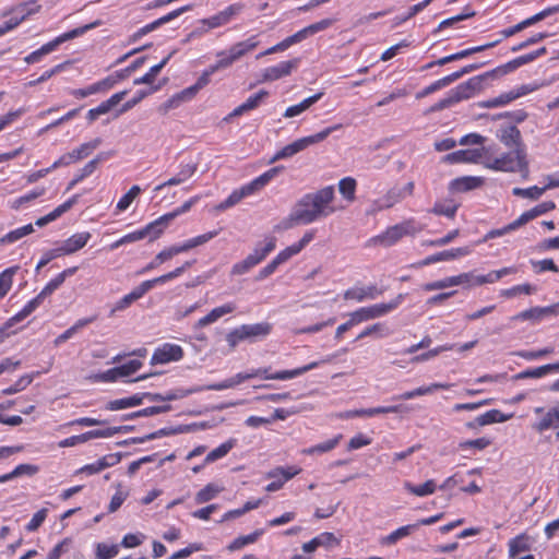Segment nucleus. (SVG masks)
Returning a JSON list of instances; mask_svg holds the SVG:
<instances>
[{
  "instance_id": "1",
  "label": "nucleus",
  "mask_w": 559,
  "mask_h": 559,
  "mask_svg": "<svg viewBox=\"0 0 559 559\" xmlns=\"http://www.w3.org/2000/svg\"><path fill=\"white\" fill-rule=\"evenodd\" d=\"M475 147L459 150L443 157L448 163H477L487 168L501 171H521L526 169L525 155L520 148L510 151L500 157L496 156L491 148L483 146V142H473Z\"/></svg>"
},
{
  "instance_id": "2",
  "label": "nucleus",
  "mask_w": 559,
  "mask_h": 559,
  "mask_svg": "<svg viewBox=\"0 0 559 559\" xmlns=\"http://www.w3.org/2000/svg\"><path fill=\"white\" fill-rule=\"evenodd\" d=\"M334 200V187L328 186L316 192L305 194L294 207L302 224L309 225L344 209V206H336Z\"/></svg>"
},
{
  "instance_id": "3",
  "label": "nucleus",
  "mask_w": 559,
  "mask_h": 559,
  "mask_svg": "<svg viewBox=\"0 0 559 559\" xmlns=\"http://www.w3.org/2000/svg\"><path fill=\"white\" fill-rule=\"evenodd\" d=\"M281 167H273L267 171L263 173L252 181L243 185L239 189L234 190L226 200L221 202L217 206V211H225L236 204H238L243 198L254 194L267 185L273 178H275L281 171Z\"/></svg>"
},
{
  "instance_id": "4",
  "label": "nucleus",
  "mask_w": 559,
  "mask_h": 559,
  "mask_svg": "<svg viewBox=\"0 0 559 559\" xmlns=\"http://www.w3.org/2000/svg\"><path fill=\"white\" fill-rule=\"evenodd\" d=\"M483 81L484 75H477L471 78L464 83L459 84L456 87H454L448 93L447 97L440 99L435 105H432L427 110V114L443 110L464 99L473 97L475 93L481 88Z\"/></svg>"
},
{
  "instance_id": "5",
  "label": "nucleus",
  "mask_w": 559,
  "mask_h": 559,
  "mask_svg": "<svg viewBox=\"0 0 559 559\" xmlns=\"http://www.w3.org/2000/svg\"><path fill=\"white\" fill-rule=\"evenodd\" d=\"M421 230V227L414 221L407 219L400 224L389 227L381 235L372 238L374 245L390 247L396 243L404 236H413Z\"/></svg>"
},
{
  "instance_id": "6",
  "label": "nucleus",
  "mask_w": 559,
  "mask_h": 559,
  "mask_svg": "<svg viewBox=\"0 0 559 559\" xmlns=\"http://www.w3.org/2000/svg\"><path fill=\"white\" fill-rule=\"evenodd\" d=\"M98 25H99V22L96 21L94 23L86 24L84 26L74 28L70 32H67V33L56 37L53 40L43 45L39 49L29 53L25 58V61L27 63H35V62L39 61L43 56L52 52L60 44H62L67 40H71L75 37H79V36L83 35L84 33H86L87 31H90Z\"/></svg>"
},
{
  "instance_id": "7",
  "label": "nucleus",
  "mask_w": 559,
  "mask_h": 559,
  "mask_svg": "<svg viewBox=\"0 0 559 559\" xmlns=\"http://www.w3.org/2000/svg\"><path fill=\"white\" fill-rule=\"evenodd\" d=\"M96 148V145L94 142H86L83 143L79 148L72 151L71 153H68L66 155H62L59 159H57L51 167L37 170L35 173H32L27 177L28 182H35L39 178H43L46 176L51 169H55L59 166H67L72 163H75L86 156H88Z\"/></svg>"
},
{
  "instance_id": "8",
  "label": "nucleus",
  "mask_w": 559,
  "mask_h": 559,
  "mask_svg": "<svg viewBox=\"0 0 559 559\" xmlns=\"http://www.w3.org/2000/svg\"><path fill=\"white\" fill-rule=\"evenodd\" d=\"M191 262L187 261L181 266L175 269L174 271L155 277L153 280H147L142 282L139 286L134 287L130 293V297L133 301L142 298L148 290H151L154 286L165 284L174 278L179 277L188 267L191 266Z\"/></svg>"
},
{
  "instance_id": "9",
  "label": "nucleus",
  "mask_w": 559,
  "mask_h": 559,
  "mask_svg": "<svg viewBox=\"0 0 559 559\" xmlns=\"http://www.w3.org/2000/svg\"><path fill=\"white\" fill-rule=\"evenodd\" d=\"M162 233L163 228L159 226L157 219H155L154 222L147 224L144 228L124 235L123 237L111 243L110 249L115 250L120 246L135 242L146 237H150L151 240H154L158 238L162 235Z\"/></svg>"
},
{
  "instance_id": "10",
  "label": "nucleus",
  "mask_w": 559,
  "mask_h": 559,
  "mask_svg": "<svg viewBox=\"0 0 559 559\" xmlns=\"http://www.w3.org/2000/svg\"><path fill=\"white\" fill-rule=\"evenodd\" d=\"M300 59L282 61L276 66L264 69L261 73V82H272L288 76L299 66Z\"/></svg>"
},
{
  "instance_id": "11",
  "label": "nucleus",
  "mask_w": 559,
  "mask_h": 559,
  "mask_svg": "<svg viewBox=\"0 0 559 559\" xmlns=\"http://www.w3.org/2000/svg\"><path fill=\"white\" fill-rule=\"evenodd\" d=\"M183 350L181 346L165 343L156 348L151 358V365H165L170 361H178L182 358Z\"/></svg>"
},
{
  "instance_id": "12",
  "label": "nucleus",
  "mask_w": 559,
  "mask_h": 559,
  "mask_svg": "<svg viewBox=\"0 0 559 559\" xmlns=\"http://www.w3.org/2000/svg\"><path fill=\"white\" fill-rule=\"evenodd\" d=\"M301 469L296 466L276 467L270 471L266 477L273 479V481L265 487V490L269 492L280 490L287 480L298 475Z\"/></svg>"
},
{
  "instance_id": "13",
  "label": "nucleus",
  "mask_w": 559,
  "mask_h": 559,
  "mask_svg": "<svg viewBox=\"0 0 559 559\" xmlns=\"http://www.w3.org/2000/svg\"><path fill=\"white\" fill-rule=\"evenodd\" d=\"M128 91H122L111 95L108 99L102 102L97 107L92 108L86 114V120L88 123H93L102 116H105L112 111L126 97Z\"/></svg>"
},
{
  "instance_id": "14",
  "label": "nucleus",
  "mask_w": 559,
  "mask_h": 559,
  "mask_svg": "<svg viewBox=\"0 0 559 559\" xmlns=\"http://www.w3.org/2000/svg\"><path fill=\"white\" fill-rule=\"evenodd\" d=\"M241 10H242V4H239V3L230 4L225 10L218 12L217 14H215L211 17H207V19H203L201 21V23L203 25L207 26L206 31L211 29V28H216V27H219V26H223V25H226L227 23H229L234 16H236L237 14H239L241 12Z\"/></svg>"
},
{
  "instance_id": "15",
  "label": "nucleus",
  "mask_w": 559,
  "mask_h": 559,
  "mask_svg": "<svg viewBox=\"0 0 559 559\" xmlns=\"http://www.w3.org/2000/svg\"><path fill=\"white\" fill-rule=\"evenodd\" d=\"M90 239L91 234L88 231L78 233L60 242L56 249L60 257L72 254L85 247Z\"/></svg>"
},
{
  "instance_id": "16",
  "label": "nucleus",
  "mask_w": 559,
  "mask_h": 559,
  "mask_svg": "<svg viewBox=\"0 0 559 559\" xmlns=\"http://www.w3.org/2000/svg\"><path fill=\"white\" fill-rule=\"evenodd\" d=\"M415 185L413 181L407 182L403 187H393L388 193L380 200V209H389L394 204L401 202L405 198L409 197L414 192Z\"/></svg>"
},
{
  "instance_id": "17",
  "label": "nucleus",
  "mask_w": 559,
  "mask_h": 559,
  "mask_svg": "<svg viewBox=\"0 0 559 559\" xmlns=\"http://www.w3.org/2000/svg\"><path fill=\"white\" fill-rule=\"evenodd\" d=\"M383 294V289L378 288L376 285L364 287H352L344 293L345 300H355L356 302H364L366 300L377 299Z\"/></svg>"
},
{
  "instance_id": "18",
  "label": "nucleus",
  "mask_w": 559,
  "mask_h": 559,
  "mask_svg": "<svg viewBox=\"0 0 559 559\" xmlns=\"http://www.w3.org/2000/svg\"><path fill=\"white\" fill-rule=\"evenodd\" d=\"M534 413L543 414V417L533 426L536 431L544 432L551 428H559V406H554L547 412L543 407H536Z\"/></svg>"
},
{
  "instance_id": "19",
  "label": "nucleus",
  "mask_w": 559,
  "mask_h": 559,
  "mask_svg": "<svg viewBox=\"0 0 559 559\" xmlns=\"http://www.w3.org/2000/svg\"><path fill=\"white\" fill-rule=\"evenodd\" d=\"M190 9H191L190 5L181 7V8L177 9V10H174L170 13H168V14L159 17V19H157L156 21H154V22H152V23L141 27L139 31H136L132 35V37H131L132 41H135V40L140 39L142 36L148 34L150 32H152V31H154L156 28H158L160 25L170 22L171 20L178 17L180 14L189 11Z\"/></svg>"
},
{
  "instance_id": "20",
  "label": "nucleus",
  "mask_w": 559,
  "mask_h": 559,
  "mask_svg": "<svg viewBox=\"0 0 559 559\" xmlns=\"http://www.w3.org/2000/svg\"><path fill=\"white\" fill-rule=\"evenodd\" d=\"M404 298H405L404 294H399L395 298H393L389 302H380V304L367 306L366 309H367L369 319L374 320V319H379V318L386 316L388 313L395 310L403 302Z\"/></svg>"
},
{
  "instance_id": "21",
  "label": "nucleus",
  "mask_w": 559,
  "mask_h": 559,
  "mask_svg": "<svg viewBox=\"0 0 559 559\" xmlns=\"http://www.w3.org/2000/svg\"><path fill=\"white\" fill-rule=\"evenodd\" d=\"M535 60V56L531 52L527 55L520 56L503 66H500L491 71L484 73V80L487 78H493L497 75H504L520 68L523 64L530 63Z\"/></svg>"
},
{
  "instance_id": "22",
  "label": "nucleus",
  "mask_w": 559,
  "mask_h": 559,
  "mask_svg": "<svg viewBox=\"0 0 559 559\" xmlns=\"http://www.w3.org/2000/svg\"><path fill=\"white\" fill-rule=\"evenodd\" d=\"M484 179L477 176L459 177L450 181L449 190L454 193L467 192L481 187Z\"/></svg>"
},
{
  "instance_id": "23",
  "label": "nucleus",
  "mask_w": 559,
  "mask_h": 559,
  "mask_svg": "<svg viewBox=\"0 0 559 559\" xmlns=\"http://www.w3.org/2000/svg\"><path fill=\"white\" fill-rule=\"evenodd\" d=\"M472 252L471 247H462V248H453L450 250H444L435 254H431L427 257L423 262L421 265H429L432 263H437L440 261H451L455 260L465 255H468Z\"/></svg>"
},
{
  "instance_id": "24",
  "label": "nucleus",
  "mask_w": 559,
  "mask_h": 559,
  "mask_svg": "<svg viewBox=\"0 0 559 559\" xmlns=\"http://www.w3.org/2000/svg\"><path fill=\"white\" fill-rule=\"evenodd\" d=\"M334 19H323L319 22L310 24L302 29L298 31L294 35L290 36L294 44L300 43L309 36H312L321 31H324L331 27L334 24Z\"/></svg>"
},
{
  "instance_id": "25",
  "label": "nucleus",
  "mask_w": 559,
  "mask_h": 559,
  "mask_svg": "<svg viewBox=\"0 0 559 559\" xmlns=\"http://www.w3.org/2000/svg\"><path fill=\"white\" fill-rule=\"evenodd\" d=\"M544 85H545L544 83H542V84H523L512 91L502 93L501 95L497 96L499 107L504 106V105H507L522 96H525L532 92H535Z\"/></svg>"
},
{
  "instance_id": "26",
  "label": "nucleus",
  "mask_w": 559,
  "mask_h": 559,
  "mask_svg": "<svg viewBox=\"0 0 559 559\" xmlns=\"http://www.w3.org/2000/svg\"><path fill=\"white\" fill-rule=\"evenodd\" d=\"M403 411V406L401 405H391V406H379L366 409H355L348 411L345 414L341 415L342 418H353V417H372L379 414H388V413H400Z\"/></svg>"
},
{
  "instance_id": "27",
  "label": "nucleus",
  "mask_w": 559,
  "mask_h": 559,
  "mask_svg": "<svg viewBox=\"0 0 559 559\" xmlns=\"http://www.w3.org/2000/svg\"><path fill=\"white\" fill-rule=\"evenodd\" d=\"M313 237L314 234L312 231H307L298 242L293 243L278 252V254L275 257V260L280 264L286 262L292 257L298 254L313 239Z\"/></svg>"
},
{
  "instance_id": "28",
  "label": "nucleus",
  "mask_w": 559,
  "mask_h": 559,
  "mask_svg": "<svg viewBox=\"0 0 559 559\" xmlns=\"http://www.w3.org/2000/svg\"><path fill=\"white\" fill-rule=\"evenodd\" d=\"M236 309L235 304L227 302L219 307L212 309L206 316L199 319L195 323V329H202L209 324L216 322L223 316L231 313Z\"/></svg>"
},
{
  "instance_id": "29",
  "label": "nucleus",
  "mask_w": 559,
  "mask_h": 559,
  "mask_svg": "<svg viewBox=\"0 0 559 559\" xmlns=\"http://www.w3.org/2000/svg\"><path fill=\"white\" fill-rule=\"evenodd\" d=\"M236 309L235 304L227 302L219 307L212 309L206 316L199 319L195 323V329H202L209 324L216 322L223 316L231 313Z\"/></svg>"
},
{
  "instance_id": "30",
  "label": "nucleus",
  "mask_w": 559,
  "mask_h": 559,
  "mask_svg": "<svg viewBox=\"0 0 559 559\" xmlns=\"http://www.w3.org/2000/svg\"><path fill=\"white\" fill-rule=\"evenodd\" d=\"M533 538L526 533L519 534L508 543V552L510 558H515L522 552L528 551L533 545Z\"/></svg>"
},
{
  "instance_id": "31",
  "label": "nucleus",
  "mask_w": 559,
  "mask_h": 559,
  "mask_svg": "<svg viewBox=\"0 0 559 559\" xmlns=\"http://www.w3.org/2000/svg\"><path fill=\"white\" fill-rule=\"evenodd\" d=\"M551 372H559V361L554 364H547L544 366H539L533 369L523 370L513 376V380H524V379H539L545 377Z\"/></svg>"
},
{
  "instance_id": "32",
  "label": "nucleus",
  "mask_w": 559,
  "mask_h": 559,
  "mask_svg": "<svg viewBox=\"0 0 559 559\" xmlns=\"http://www.w3.org/2000/svg\"><path fill=\"white\" fill-rule=\"evenodd\" d=\"M195 171H197V164H194V163L181 165L179 173L176 176L168 179L167 181L156 186L155 191H159V190L164 189L165 187L180 185V183L185 182L186 180H188L190 177H192Z\"/></svg>"
},
{
  "instance_id": "33",
  "label": "nucleus",
  "mask_w": 559,
  "mask_h": 559,
  "mask_svg": "<svg viewBox=\"0 0 559 559\" xmlns=\"http://www.w3.org/2000/svg\"><path fill=\"white\" fill-rule=\"evenodd\" d=\"M78 199H79V195H73L71 199H69L64 203L57 206L53 211H51L47 215L38 218L35 222V225L38 227H44L45 225L53 222L55 219L60 217L62 214L68 212L78 202Z\"/></svg>"
},
{
  "instance_id": "34",
  "label": "nucleus",
  "mask_w": 559,
  "mask_h": 559,
  "mask_svg": "<svg viewBox=\"0 0 559 559\" xmlns=\"http://www.w3.org/2000/svg\"><path fill=\"white\" fill-rule=\"evenodd\" d=\"M552 314H554V310L551 308H549V306L548 307H534V308L524 310V311L515 314L514 317H512V320H521V321L530 320V321H533L536 323V322L542 321L544 318L551 317Z\"/></svg>"
},
{
  "instance_id": "35",
  "label": "nucleus",
  "mask_w": 559,
  "mask_h": 559,
  "mask_svg": "<svg viewBox=\"0 0 559 559\" xmlns=\"http://www.w3.org/2000/svg\"><path fill=\"white\" fill-rule=\"evenodd\" d=\"M239 328L246 341H253L257 337L266 336L271 331L269 323L243 324Z\"/></svg>"
},
{
  "instance_id": "36",
  "label": "nucleus",
  "mask_w": 559,
  "mask_h": 559,
  "mask_svg": "<svg viewBox=\"0 0 559 559\" xmlns=\"http://www.w3.org/2000/svg\"><path fill=\"white\" fill-rule=\"evenodd\" d=\"M403 487L406 491L417 497L430 496L437 489V485L433 479H428L421 485H414L411 481H404Z\"/></svg>"
},
{
  "instance_id": "37",
  "label": "nucleus",
  "mask_w": 559,
  "mask_h": 559,
  "mask_svg": "<svg viewBox=\"0 0 559 559\" xmlns=\"http://www.w3.org/2000/svg\"><path fill=\"white\" fill-rule=\"evenodd\" d=\"M267 96L266 91H260L257 94L250 96L243 104L236 107L229 115V117H238L247 111H250L259 106V104Z\"/></svg>"
},
{
  "instance_id": "38",
  "label": "nucleus",
  "mask_w": 559,
  "mask_h": 559,
  "mask_svg": "<svg viewBox=\"0 0 559 559\" xmlns=\"http://www.w3.org/2000/svg\"><path fill=\"white\" fill-rule=\"evenodd\" d=\"M276 247V238L273 236L266 237L264 240V246H257L254 250L249 254L253 263L257 265L261 261H263L266 255L272 252Z\"/></svg>"
},
{
  "instance_id": "39",
  "label": "nucleus",
  "mask_w": 559,
  "mask_h": 559,
  "mask_svg": "<svg viewBox=\"0 0 559 559\" xmlns=\"http://www.w3.org/2000/svg\"><path fill=\"white\" fill-rule=\"evenodd\" d=\"M419 527V524H408L405 526H401L388 536L381 539L382 545H393L397 540L411 535L415 530Z\"/></svg>"
},
{
  "instance_id": "40",
  "label": "nucleus",
  "mask_w": 559,
  "mask_h": 559,
  "mask_svg": "<svg viewBox=\"0 0 559 559\" xmlns=\"http://www.w3.org/2000/svg\"><path fill=\"white\" fill-rule=\"evenodd\" d=\"M237 444V440L231 438L212 450L205 457V464L213 463L228 454V452Z\"/></svg>"
},
{
  "instance_id": "41",
  "label": "nucleus",
  "mask_w": 559,
  "mask_h": 559,
  "mask_svg": "<svg viewBox=\"0 0 559 559\" xmlns=\"http://www.w3.org/2000/svg\"><path fill=\"white\" fill-rule=\"evenodd\" d=\"M333 542L337 543L334 534L325 532V533H322L319 536L312 538L310 542L305 543L302 545V550L305 552H313L318 547L326 546Z\"/></svg>"
},
{
  "instance_id": "42",
  "label": "nucleus",
  "mask_w": 559,
  "mask_h": 559,
  "mask_svg": "<svg viewBox=\"0 0 559 559\" xmlns=\"http://www.w3.org/2000/svg\"><path fill=\"white\" fill-rule=\"evenodd\" d=\"M199 200V197H193L190 200L186 201L181 206L177 207L175 211L167 213L157 218L159 226L163 228L175 217L188 212L193 204H195Z\"/></svg>"
},
{
  "instance_id": "43",
  "label": "nucleus",
  "mask_w": 559,
  "mask_h": 559,
  "mask_svg": "<svg viewBox=\"0 0 559 559\" xmlns=\"http://www.w3.org/2000/svg\"><path fill=\"white\" fill-rule=\"evenodd\" d=\"M512 415H506L501 413L499 409H490L485 414L478 416L476 418V423L478 426H486L495 423H504L509 420Z\"/></svg>"
},
{
  "instance_id": "44",
  "label": "nucleus",
  "mask_w": 559,
  "mask_h": 559,
  "mask_svg": "<svg viewBox=\"0 0 559 559\" xmlns=\"http://www.w3.org/2000/svg\"><path fill=\"white\" fill-rule=\"evenodd\" d=\"M345 135L346 134H345L344 127L342 124H334V126L326 127V128L322 129L314 135L306 136V138H302L301 140H324L329 136H332L334 139H340Z\"/></svg>"
},
{
  "instance_id": "45",
  "label": "nucleus",
  "mask_w": 559,
  "mask_h": 559,
  "mask_svg": "<svg viewBox=\"0 0 559 559\" xmlns=\"http://www.w3.org/2000/svg\"><path fill=\"white\" fill-rule=\"evenodd\" d=\"M258 44L259 41L257 40L255 36H252L247 40L236 43L229 48V50L231 55L236 58V60H239L247 52L253 50L258 46Z\"/></svg>"
},
{
  "instance_id": "46",
  "label": "nucleus",
  "mask_w": 559,
  "mask_h": 559,
  "mask_svg": "<svg viewBox=\"0 0 559 559\" xmlns=\"http://www.w3.org/2000/svg\"><path fill=\"white\" fill-rule=\"evenodd\" d=\"M322 96V93H318L313 96H310L304 99L301 103L290 106L286 109L284 116L287 118L296 117L307 110L311 105L317 103Z\"/></svg>"
},
{
  "instance_id": "47",
  "label": "nucleus",
  "mask_w": 559,
  "mask_h": 559,
  "mask_svg": "<svg viewBox=\"0 0 559 559\" xmlns=\"http://www.w3.org/2000/svg\"><path fill=\"white\" fill-rule=\"evenodd\" d=\"M45 298L46 297L43 296L41 293H39L35 298L29 300L20 312H17L14 317H12L11 321H13L15 323V322H20V321L24 320L26 317H28L32 312H34L43 304Z\"/></svg>"
},
{
  "instance_id": "48",
  "label": "nucleus",
  "mask_w": 559,
  "mask_h": 559,
  "mask_svg": "<svg viewBox=\"0 0 559 559\" xmlns=\"http://www.w3.org/2000/svg\"><path fill=\"white\" fill-rule=\"evenodd\" d=\"M219 234V230H212L207 231L205 234L199 235L197 237L190 238L181 243V247L183 249V252H187L193 248H197L199 246L205 245L211 239L216 237Z\"/></svg>"
},
{
  "instance_id": "49",
  "label": "nucleus",
  "mask_w": 559,
  "mask_h": 559,
  "mask_svg": "<svg viewBox=\"0 0 559 559\" xmlns=\"http://www.w3.org/2000/svg\"><path fill=\"white\" fill-rule=\"evenodd\" d=\"M457 207L459 205L453 200H444L436 202L431 212L436 215H444L449 218H453Z\"/></svg>"
},
{
  "instance_id": "50",
  "label": "nucleus",
  "mask_w": 559,
  "mask_h": 559,
  "mask_svg": "<svg viewBox=\"0 0 559 559\" xmlns=\"http://www.w3.org/2000/svg\"><path fill=\"white\" fill-rule=\"evenodd\" d=\"M391 334L392 331L384 323L378 322L364 329L357 336V340H361L371 335H376L378 337H386Z\"/></svg>"
},
{
  "instance_id": "51",
  "label": "nucleus",
  "mask_w": 559,
  "mask_h": 559,
  "mask_svg": "<svg viewBox=\"0 0 559 559\" xmlns=\"http://www.w3.org/2000/svg\"><path fill=\"white\" fill-rule=\"evenodd\" d=\"M308 142H293L288 145H286L284 148L278 151L271 159V163H274L278 159L288 158L298 152L306 148Z\"/></svg>"
},
{
  "instance_id": "52",
  "label": "nucleus",
  "mask_w": 559,
  "mask_h": 559,
  "mask_svg": "<svg viewBox=\"0 0 559 559\" xmlns=\"http://www.w3.org/2000/svg\"><path fill=\"white\" fill-rule=\"evenodd\" d=\"M222 490L223 488L215 484H207L204 488L197 492L194 501L198 504L205 503L214 499Z\"/></svg>"
},
{
  "instance_id": "53",
  "label": "nucleus",
  "mask_w": 559,
  "mask_h": 559,
  "mask_svg": "<svg viewBox=\"0 0 559 559\" xmlns=\"http://www.w3.org/2000/svg\"><path fill=\"white\" fill-rule=\"evenodd\" d=\"M40 9V4H38L35 0H31L16 5L14 9H12V12L19 14L20 20L24 21L29 15L38 13Z\"/></svg>"
},
{
  "instance_id": "54",
  "label": "nucleus",
  "mask_w": 559,
  "mask_h": 559,
  "mask_svg": "<svg viewBox=\"0 0 559 559\" xmlns=\"http://www.w3.org/2000/svg\"><path fill=\"white\" fill-rule=\"evenodd\" d=\"M341 439H342V435H338V436L334 437L333 439L326 440L322 443H319L317 445L305 449L302 451V453L308 454V455H313V454H322V453L329 452V451L333 450L338 444Z\"/></svg>"
},
{
  "instance_id": "55",
  "label": "nucleus",
  "mask_w": 559,
  "mask_h": 559,
  "mask_svg": "<svg viewBox=\"0 0 559 559\" xmlns=\"http://www.w3.org/2000/svg\"><path fill=\"white\" fill-rule=\"evenodd\" d=\"M338 191L346 201L353 202L355 200L356 180L352 177L343 178L338 182Z\"/></svg>"
},
{
  "instance_id": "56",
  "label": "nucleus",
  "mask_w": 559,
  "mask_h": 559,
  "mask_svg": "<svg viewBox=\"0 0 559 559\" xmlns=\"http://www.w3.org/2000/svg\"><path fill=\"white\" fill-rule=\"evenodd\" d=\"M34 231V226L32 224H27L25 226H22L20 228H16L7 235H4L2 238H0V243H12L21 238L32 234Z\"/></svg>"
},
{
  "instance_id": "57",
  "label": "nucleus",
  "mask_w": 559,
  "mask_h": 559,
  "mask_svg": "<svg viewBox=\"0 0 559 559\" xmlns=\"http://www.w3.org/2000/svg\"><path fill=\"white\" fill-rule=\"evenodd\" d=\"M297 225H304L302 222H301V218L299 216V214L297 213V211L295 210V207H293L292 212L289 213V215L285 218H283L278 224H276L274 226V230L275 231H282V230H287V229H290Z\"/></svg>"
},
{
  "instance_id": "58",
  "label": "nucleus",
  "mask_w": 559,
  "mask_h": 559,
  "mask_svg": "<svg viewBox=\"0 0 559 559\" xmlns=\"http://www.w3.org/2000/svg\"><path fill=\"white\" fill-rule=\"evenodd\" d=\"M17 267H9L0 274V298L4 297L11 289L13 283V275L16 273Z\"/></svg>"
},
{
  "instance_id": "59",
  "label": "nucleus",
  "mask_w": 559,
  "mask_h": 559,
  "mask_svg": "<svg viewBox=\"0 0 559 559\" xmlns=\"http://www.w3.org/2000/svg\"><path fill=\"white\" fill-rule=\"evenodd\" d=\"M265 372H266L265 368L252 369L249 372H239V373L235 374L234 377L229 378L228 380H229L231 386L235 388L247 380H250V379H253L257 377H261Z\"/></svg>"
},
{
  "instance_id": "60",
  "label": "nucleus",
  "mask_w": 559,
  "mask_h": 559,
  "mask_svg": "<svg viewBox=\"0 0 559 559\" xmlns=\"http://www.w3.org/2000/svg\"><path fill=\"white\" fill-rule=\"evenodd\" d=\"M261 534H262V531H255L252 534L237 537L228 545L227 549L229 551L238 550V549L245 547L246 545L254 543Z\"/></svg>"
},
{
  "instance_id": "61",
  "label": "nucleus",
  "mask_w": 559,
  "mask_h": 559,
  "mask_svg": "<svg viewBox=\"0 0 559 559\" xmlns=\"http://www.w3.org/2000/svg\"><path fill=\"white\" fill-rule=\"evenodd\" d=\"M140 193L141 188L139 186H132L130 190L124 195H122L118 201L116 206L117 210L119 212L126 211Z\"/></svg>"
},
{
  "instance_id": "62",
  "label": "nucleus",
  "mask_w": 559,
  "mask_h": 559,
  "mask_svg": "<svg viewBox=\"0 0 559 559\" xmlns=\"http://www.w3.org/2000/svg\"><path fill=\"white\" fill-rule=\"evenodd\" d=\"M128 496L129 491L123 489L121 485H118L117 490L109 502L108 512H116L128 498Z\"/></svg>"
},
{
  "instance_id": "63",
  "label": "nucleus",
  "mask_w": 559,
  "mask_h": 559,
  "mask_svg": "<svg viewBox=\"0 0 559 559\" xmlns=\"http://www.w3.org/2000/svg\"><path fill=\"white\" fill-rule=\"evenodd\" d=\"M119 552L118 545H106L98 543L96 545V559H111Z\"/></svg>"
},
{
  "instance_id": "64",
  "label": "nucleus",
  "mask_w": 559,
  "mask_h": 559,
  "mask_svg": "<svg viewBox=\"0 0 559 559\" xmlns=\"http://www.w3.org/2000/svg\"><path fill=\"white\" fill-rule=\"evenodd\" d=\"M72 546V539L70 537L63 538L58 543L48 554L47 559H59L63 554L68 552Z\"/></svg>"
}]
</instances>
